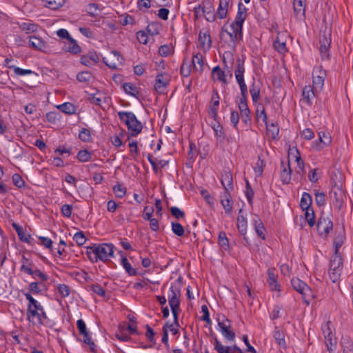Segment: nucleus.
Segmentation results:
<instances>
[{"label":"nucleus","mask_w":353,"mask_h":353,"mask_svg":"<svg viewBox=\"0 0 353 353\" xmlns=\"http://www.w3.org/2000/svg\"><path fill=\"white\" fill-rule=\"evenodd\" d=\"M28 301L27 305V320L33 324H43L47 319L46 313L41 304L30 293H23Z\"/></svg>","instance_id":"nucleus-1"},{"label":"nucleus","mask_w":353,"mask_h":353,"mask_svg":"<svg viewBox=\"0 0 353 353\" xmlns=\"http://www.w3.org/2000/svg\"><path fill=\"white\" fill-rule=\"evenodd\" d=\"M114 246L112 243L93 244L87 247L86 254L92 263L105 262L113 256Z\"/></svg>","instance_id":"nucleus-2"},{"label":"nucleus","mask_w":353,"mask_h":353,"mask_svg":"<svg viewBox=\"0 0 353 353\" xmlns=\"http://www.w3.org/2000/svg\"><path fill=\"white\" fill-rule=\"evenodd\" d=\"M119 117L128 128V133L132 137H137L143 129V124L132 112L122 111L118 113Z\"/></svg>","instance_id":"nucleus-3"},{"label":"nucleus","mask_w":353,"mask_h":353,"mask_svg":"<svg viewBox=\"0 0 353 353\" xmlns=\"http://www.w3.org/2000/svg\"><path fill=\"white\" fill-rule=\"evenodd\" d=\"M173 295L169 299V304L171 307L172 313L174 318V323L170 325L166 324L163 327L164 334L162 336V342L167 345L168 343V333L170 332L173 336L176 334V299L174 292H172Z\"/></svg>","instance_id":"nucleus-4"},{"label":"nucleus","mask_w":353,"mask_h":353,"mask_svg":"<svg viewBox=\"0 0 353 353\" xmlns=\"http://www.w3.org/2000/svg\"><path fill=\"white\" fill-rule=\"evenodd\" d=\"M291 284L292 288L301 295L303 302L309 305L310 300L314 297L311 288L304 281L296 277L291 279Z\"/></svg>","instance_id":"nucleus-5"},{"label":"nucleus","mask_w":353,"mask_h":353,"mask_svg":"<svg viewBox=\"0 0 353 353\" xmlns=\"http://www.w3.org/2000/svg\"><path fill=\"white\" fill-rule=\"evenodd\" d=\"M343 270V259L340 254H334L330 262L329 276L333 283L340 279Z\"/></svg>","instance_id":"nucleus-6"},{"label":"nucleus","mask_w":353,"mask_h":353,"mask_svg":"<svg viewBox=\"0 0 353 353\" xmlns=\"http://www.w3.org/2000/svg\"><path fill=\"white\" fill-rule=\"evenodd\" d=\"M331 44V30L325 28L319 35V50L322 59H328L329 50Z\"/></svg>","instance_id":"nucleus-7"},{"label":"nucleus","mask_w":353,"mask_h":353,"mask_svg":"<svg viewBox=\"0 0 353 353\" xmlns=\"http://www.w3.org/2000/svg\"><path fill=\"white\" fill-rule=\"evenodd\" d=\"M316 228L321 236H326L333 229V223L329 216L322 214L318 220Z\"/></svg>","instance_id":"nucleus-8"},{"label":"nucleus","mask_w":353,"mask_h":353,"mask_svg":"<svg viewBox=\"0 0 353 353\" xmlns=\"http://www.w3.org/2000/svg\"><path fill=\"white\" fill-rule=\"evenodd\" d=\"M103 61L110 68L117 69L119 65H122L123 59L117 51H111L108 57L103 58Z\"/></svg>","instance_id":"nucleus-9"},{"label":"nucleus","mask_w":353,"mask_h":353,"mask_svg":"<svg viewBox=\"0 0 353 353\" xmlns=\"http://www.w3.org/2000/svg\"><path fill=\"white\" fill-rule=\"evenodd\" d=\"M218 325L223 336L228 341H232L235 339V333L230 330V321L225 319L223 321H219Z\"/></svg>","instance_id":"nucleus-10"},{"label":"nucleus","mask_w":353,"mask_h":353,"mask_svg":"<svg viewBox=\"0 0 353 353\" xmlns=\"http://www.w3.org/2000/svg\"><path fill=\"white\" fill-rule=\"evenodd\" d=\"M244 59L238 58L236 61V69L234 74L240 87L246 85L244 81Z\"/></svg>","instance_id":"nucleus-11"},{"label":"nucleus","mask_w":353,"mask_h":353,"mask_svg":"<svg viewBox=\"0 0 353 353\" xmlns=\"http://www.w3.org/2000/svg\"><path fill=\"white\" fill-rule=\"evenodd\" d=\"M244 59L238 58L236 61V69L234 74L240 87L246 85L244 81Z\"/></svg>","instance_id":"nucleus-12"},{"label":"nucleus","mask_w":353,"mask_h":353,"mask_svg":"<svg viewBox=\"0 0 353 353\" xmlns=\"http://www.w3.org/2000/svg\"><path fill=\"white\" fill-rule=\"evenodd\" d=\"M169 81L170 78L167 74H158L154 83L155 90L159 94L163 93Z\"/></svg>","instance_id":"nucleus-13"},{"label":"nucleus","mask_w":353,"mask_h":353,"mask_svg":"<svg viewBox=\"0 0 353 353\" xmlns=\"http://www.w3.org/2000/svg\"><path fill=\"white\" fill-rule=\"evenodd\" d=\"M29 46L41 52H45L47 48L46 43L42 38L36 35L29 37Z\"/></svg>","instance_id":"nucleus-14"},{"label":"nucleus","mask_w":353,"mask_h":353,"mask_svg":"<svg viewBox=\"0 0 353 353\" xmlns=\"http://www.w3.org/2000/svg\"><path fill=\"white\" fill-rule=\"evenodd\" d=\"M232 32H228L225 26H223L221 28V34L225 32L230 37L231 41L235 42L237 40H241L243 37V26H241L240 30L239 26H232V24L230 26Z\"/></svg>","instance_id":"nucleus-15"},{"label":"nucleus","mask_w":353,"mask_h":353,"mask_svg":"<svg viewBox=\"0 0 353 353\" xmlns=\"http://www.w3.org/2000/svg\"><path fill=\"white\" fill-rule=\"evenodd\" d=\"M81 63L88 67H92L99 61V57L95 52H89L81 57Z\"/></svg>","instance_id":"nucleus-16"},{"label":"nucleus","mask_w":353,"mask_h":353,"mask_svg":"<svg viewBox=\"0 0 353 353\" xmlns=\"http://www.w3.org/2000/svg\"><path fill=\"white\" fill-rule=\"evenodd\" d=\"M332 142V138L329 133L325 132H319V139L316 141L315 148L320 151L325 146L329 145Z\"/></svg>","instance_id":"nucleus-17"},{"label":"nucleus","mask_w":353,"mask_h":353,"mask_svg":"<svg viewBox=\"0 0 353 353\" xmlns=\"http://www.w3.org/2000/svg\"><path fill=\"white\" fill-rule=\"evenodd\" d=\"M219 95L216 90H213L211 98L209 114L216 121L217 119L218 107L219 105Z\"/></svg>","instance_id":"nucleus-18"},{"label":"nucleus","mask_w":353,"mask_h":353,"mask_svg":"<svg viewBox=\"0 0 353 353\" xmlns=\"http://www.w3.org/2000/svg\"><path fill=\"white\" fill-rule=\"evenodd\" d=\"M63 49L64 51L71 54H77L81 52V47L78 45L77 41L72 38L63 42Z\"/></svg>","instance_id":"nucleus-19"},{"label":"nucleus","mask_w":353,"mask_h":353,"mask_svg":"<svg viewBox=\"0 0 353 353\" xmlns=\"http://www.w3.org/2000/svg\"><path fill=\"white\" fill-rule=\"evenodd\" d=\"M330 197L333 200L334 204H339L340 206L344 197L342 189L338 186H334L330 192Z\"/></svg>","instance_id":"nucleus-20"},{"label":"nucleus","mask_w":353,"mask_h":353,"mask_svg":"<svg viewBox=\"0 0 353 353\" xmlns=\"http://www.w3.org/2000/svg\"><path fill=\"white\" fill-rule=\"evenodd\" d=\"M221 182L225 189L224 192H230L233 190L232 175L230 172H225L221 174Z\"/></svg>","instance_id":"nucleus-21"},{"label":"nucleus","mask_w":353,"mask_h":353,"mask_svg":"<svg viewBox=\"0 0 353 353\" xmlns=\"http://www.w3.org/2000/svg\"><path fill=\"white\" fill-rule=\"evenodd\" d=\"M282 170L281 172V180L283 184H289L291 181L292 170L288 161L287 165H285L283 161L281 162Z\"/></svg>","instance_id":"nucleus-22"},{"label":"nucleus","mask_w":353,"mask_h":353,"mask_svg":"<svg viewBox=\"0 0 353 353\" xmlns=\"http://www.w3.org/2000/svg\"><path fill=\"white\" fill-rule=\"evenodd\" d=\"M198 43L203 50H209L212 45V40L209 34L200 32L198 38Z\"/></svg>","instance_id":"nucleus-23"},{"label":"nucleus","mask_w":353,"mask_h":353,"mask_svg":"<svg viewBox=\"0 0 353 353\" xmlns=\"http://www.w3.org/2000/svg\"><path fill=\"white\" fill-rule=\"evenodd\" d=\"M241 212L242 210L241 209L239 212V215L237 217V228L241 234L245 236L247 232V220L244 216L240 215ZM243 240L246 243H248L246 236L243 237Z\"/></svg>","instance_id":"nucleus-24"},{"label":"nucleus","mask_w":353,"mask_h":353,"mask_svg":"<svg viewBox=\"0 0 353 353\" xmlns=\"http://www.w3.org/2000/svg\"><path fill=\"white\" fill-rule=\"evenodd\" d=\"M268 283L269 284L270 288L272 290H274L276 292H279L280 290V285L277 281V275L274 274V271L272 270L268 269Z\"/></svg>","instance_id":"nucleus-25"},{"label":"nucleus","mask_w":353,"mask_h":353,"mask_svg":"<svg viewBox=\"0 0 353 353\" xmlns=\"http://www.w3.org/2000/svg\"><path fill=\"white\" fill-rule=\"evenodd\" d=\"M221 203L226 213H230L232 210V201L230 192H224L221 195Z\"/></svg>","instance_id":"nucleus-26"},{"label":"nucleus","mask_w":353,"mask_h":353,"mask_svg":"<svg viewBox=\"0 0 353 353\" xmlns=\"http://www.w3.org/2000/svg\"><path fill=\"white\" fill-rule=\"evenodd\" d=\"M241 3L239 4V10L236 16L234 21L232 23V26H239V28L243 26V22L246 17L247 9L245 8H243V10H242L241 8ZM239 29L240 30V28Z\"/></svg>","instance_id":"nucleus-27"},{"label":"nucleus","mask_w":353,"mask_h":353,"mask_svg":"<svg viewBox=\"0 0 353 353\" xmlns=\"http://www.w3.org/2000/svg\"><path fill=\"white\" fill-rule=\"evenodd\" d=\"M241 3L239 4V10L236 16L234 21L232 23V26H239V28L243 26V22L246 17L247 9L245 8H243V10H242L241 8ZM239 29L240 30V28Z\"/></svg>","instance_id":"nucleus-28"},{"label":"nucleus","mask_w":353,"mask_h":353,"mask_svg":"<svg viewBox=\"0 0 353 353\" xmlns=\"http://www.w3.org/2000/svg\"><path fill=\"white\" fill-rule=\"evenodd\" d=\"M305 0H294V12L296 16H305Z\"/></svg>","instance_id":"nucleus-29"},{"label":"nucleus","mask_w":353,"mask_h":353,"mask_svg":"<svg viewBox=\"0 0 353 353\" xmlns=\"http://www.w3.org/2000/svg\"><path fill=\"white\" fill-rule=\"evenodd\" d=\"M303 97L307 103L311 104V100L315 97L314 88L312 85H305L303 90Z\"/></svg>","instance_id":"nucleus-30"},{"label":"nucleus","mask_w":353,"mask_h":353,"mask_svg":"<svg viewBox=\"0 0 353 353\" xmlns=\"http://www.w3.org/2000/svg\"><path fill=\"white\" fill-rule=\"evenodd\" d=\"M57 109L67 114H72L76 112V107L70 102H65L57 106Z\"/></svg>","instance_id":"nucleus-31"},{"label":"nucleus","mask_w":353,"mask_h":353,"mask_svg":"<svg viewBox=\"0 0 353 353\" xmlns=\"http://www.w3.org/2000/svg\"><path fill=\"white\" fill-rule=\"evenodd\" d=\"M212 77L214 80H218L223 83H227L225 73L219 66H216L212 69Z\"/></svg>","instance_id":"nucleus-32"},{"label":"nucleus","mask_w":353,"mask_h":353,"mask_svg":"<svg viewBox=\"0 0 353 353\" xmlns=\"http://www.w3.org/2000/svg\"><path fill=\"white\" fill-rule=\"evenodd\" d=\"M325 72V71L320 70L319 74L313 76V85L315 89L319 88L321 90L324 85Z\"/></svg>","instance_id":"nucleus-33"},{"label":"nucleus","mask_w":353,"mask_h":353,"mask_svg":"<svg viewBox=\"0 0 353 353\" xmlns=\"http://www.w3.org/2000/svg\"><path fill=\"white\" fill-rule=\"evenodd\" d=\"M43 6L52 10H57L62 7L65 0H43Z\"/></svg>","instance_id":"nucleus-34"},{"label":"nucleus","mask_w":353,"mask_h":353,"mask_svg":"<svg viewBox=\"0 0 353 353\" xmlns=\"http://www.w3.org/2000/svg\"><path fill=\"white\" fill-rule=\"evenodd\" d=\"M312 199L311 195L307 192H304L302 195L300 205L303 210L311 208Z\"/></svg>","instance_id":"nucleus-35"},{"label":"nucleus","mask_w":353,"mask_h":353,"mask_svg":"<svg viewBox=\"0 0 353 353\" xmlns=\"http://www.w3.org/2000/svg\"><path fill=\"white\" fill-rule=\"evenodd\" d=\"M266 125V131L267 134L273 139H276L279 135V128L277 126V125L274 123H271L270 125H268V123H265Z\"/></svg>","instance_id":"nucleus-36"},{"label":"nucleus","mask_w":353,"mask_h":353,"mask_svg":"<svg viewBox=\"0 0 353 353\" xmlns=\"http://www.w3.org/2000/svg\"><path fill=\"white\" fill-rule=\"evenodd\" d=\"M19 28H21V30L28 34L35 32L38 28V26L35 23L28 21L20 23Z\"/></svg>","instance_id":"nucleus-37"},{"label":"nucleus","mask_w":353,"mask_h":353,"mask_svg":"<svg viewBox=\"0 0 353 353\" xmlns=\"http://www.w3.org/2000/svg\"><path fill=\"white\" fill-rule=\"evenodd\" d=\"M121 265L130 275H135L137 272L129 263L126 256L121 254Z\"/></svg>","instance_id":"nucleus-38"},{"label":"nucleus","mask_w":353,"mask_h":353,"mask_svg":"<svg viewBox=\"0 0 353 353\" xmlns=\"http://www.w3.org/2000/svg\"><path fill=\"white\" fill-rule=\"evenodd\" d=\"M325 340L327 350L330 353H332L334 351L336 345V339L334 334H333L328 337H325Z\"/></svg>","instance_id":"nucleus-39"},{"label":"nucleus","mask_w":353,"mask_h":353,"mask_svg":"<svg viewBox=\"0 0 353 353\" xmlns=\"http://www.w3.org/2000/svg\"><path fill=\"white\" fill-rule=\"evenodd\" d=\"M296 152L297 153V156H296V161L297 163L298 169L295 172V175L299 176L301 178H302L304 174V163L301 159L299 151L296 150Z\"/></svg>","instance_id":"nucleus-40"},{"label":"nucleus","mask_w":353,"mask_h":353,"mask_svg":"<svg viewBox=\"0 0 353 353\" xmlns=\"http://www.w3.org/2000/svg\"><path fill=\"white\" fill-rule=\"evenodd\" d=\"M202 11L205 19L209 22H213L216 19V14L212 6L208 8H203Z\"/></svg>","instance_id":"nucleus-41"},{"label":"nucleus","mask_w":353,"mask_h":353,"mask_svg":"<svg viewBox=\"0 0 353 353\" xmlns=\"http://www.w3.org/2000/svg\"><path fill=\"white\" fill-rule=\"evenodd\" d=\"M254 225L257 235L262 239H265V236L263 232L265 231V228L262 221L259 219L254 220Z\"/></svg>","instance_id":"nucleus-42"},{"label":"nucleus","mask_w":353,"mask_h":353,"mask_svg":"<svg viewBox=\"0 0 353 353\" xmlns=\"http://www.w3.org/2000/svg\"><path fill=\"white\" fill-rule=\"evenodd\" d=\"M123 88L125 92L132 96H137L139 94V90L132 83H125L123 85Z\"/></svg>","instance_id":"nucleus-43"},{"label":"nucleus","mask_w":353,"mask_h":353,"mask_svg":"<svg viewBox=\"0 0 353 353\" xmlns=\"http://www.w3.org/2000/svg\"><path fill=\"white\" fill-rule=\"evenodd\" d=\"M77 158L80 162H88L92 159V154L87 150H82L77 153Z\"/></svg>","instance_id":"nucleus-44"},{"label":"nucleus","mask_w":353,"mask_h":353,"mask_svg":"<svg viewBox=\"0 0 353 353\" xmlns=\"http://www.w3.org/2000/svg\"><path fill=\"white\" fill-rule=\"evenodd\" d=\"M305 212V218L307 221L310 227H313L315 225V214L312 208L305 209L304 210Z\"/></svg>","instance_id":"nucleus-45"},{"label":"nucleus","mask_w":353,"mask_h":353,"mask_svg":"<svg viewBox=\"0 0 353 353\" xmlns=\"http://www.w3.org/2000/svg\"><path fill=\"white\" fill-rule=\"evenodd\" d=\"M219 245L225 250L229 248V241L224 232H220L218 237Z\"/></svg>","instance_id":"nucleus-46"},{"label":"nucleus","mask_w":353,"mask_h":353,"mask_svg":"<svg viewBox=\"0 0 353 353\" xmlns=\"http://www.w3.org/2000/svg\"><path fill=\"white\" fill-rule=\"evenodd\" d=\"M274 338L276 341L279 345L283 348H285V336L284 333L280 330H276L274 332Z\"/></svg>","instance_id":"nucleus-47"},{"label":"nucleus","mask_w":353,"mask_h":353,"mask_svg":"<svg viewBox=\"0 0 353 353\" xmlns=\"http://www.w3.org/2000/svg\"><path fill=\"white\" fill-rule=\"evenodd\" d=\"M8 68L12 69L14 73L17 76H26L32 74L34 72L29 69H23L15 65H8Z\"/></svg>","instance_id":"nucleus-48"},{"label":"nucleus","mask_w":353,"mask_h":353,"mask_svg":"<svg viewBox=\"0 0 353 353\" xmlns=\"http://www.w3.org/2000/svg\"><path fill=\"white\" fill-rule=\"evenodd\" d=\"M273 46L274 49L281 54H284L287 52L285 42L281 41L279 37L275 39Z\"/></svg>","instance_id":"nucleus-49"},{"label":"nucleus","mask_w":353,"mask_h":353,"mask_svg":"<svg viewBox=\"0 0 353 353\" xmlns=\"http://www.w3.org/2000/svg\"><path fill=\"white\" fill-rule=\"evenodd\" d=\"M57 290L62 298L68 297L70 294V288L65 284H58Z\"/></svg>","instance_id":"nucleus-50"},{"label":"nucleus","mask_w":353,"mask_h":353,"mask_svg":"<svg viewBox=\"0 0 353 353\" xmlns=\"http://www.w3.org/2000/svg\"><path fill=\"white\" fill-rule=\"evenodd\" d=\"M90 290L99 295L101 297L106 298L107 294L105 290L99 285L98 284H94L90 286Z\"/></svg>","instance_id":"nucleus-51"},{"label":"nucleus","mask_w":353,"mask_h":353,"mask_svg":"<svg viewBox=\"0 0 353 353\" xmlns=\"http://www.w3.org/2000/svg\"><path fill=\"white\" fill-rule=\"evenodd\" d=\"M345 236L343 233L338 234L334 241V245L335 247V254H339V250L342 246L344 242Z\"/></svg>","instance_id":"nucleus-52"},{"label":"nucleus","mask_w":353,"mask_h":353,"mask_svg":"<svg viewBox=\"0 0 353 353\" xmlns=\"http://www.w3.org/2000/svg\"><path fill=\"white\" fill-rule=\"evenodd\" d=\"M192 63L194 65V68L199 71L202 72L203 68V61L202 57L199 55H195L192 59Z\"/></svg>","instance_id":"nucleus-53"},{"label":"nucleus","mask_w":353,"mask_h":353,"mask_svg":"<svg viewBox=\"0 0 353 353\" xmlns=\"http://www.w3.org/2000/svg\"><path fill=\"white\" fill-rule=\"evenodd\" d=\"M315 201L318 206H323L325 204V194L323 192H319L314 190Z\"/></svg>","instance_id":"nucleus-54"},{"label":"nucleus","mask_w":353,"mask_h":353,"mask_svg":"<svg viewBox=\"0 0 353 353\" xmlns=\"http://www.w3.org/2000/svg\"><path fill=\"white\" fill-rule=\"evenodd\" d=\"M265 164L264 161L261 158V156L258 157V160L254 168V172L258 174L259 176L261 175Z\"/></svg>","instance_id":"nucleus-55"},{"label":"nucleus","mask_w":353,"mask_h":353,"mask_svg":"<svg viewBox=\"0 0 353 353\" xmlns=\"http://www.w3.org/2000/svg\"><path fill=\"white\" fill-rule=\"evenodd\" d=\"M113 191L117 197L123 198L125 195L126 188L121 184H117L113 187Z\"/></svg>","instance_id":"nucleus-56"},{"label":"nucleus","mask_w":353,"mask_h":353,"mask_svg":"<svg viewBox=\"0 0 353 353\" xmlns=\"http://www.w3.org/2000/svg\"><path fill=\"white\" fill-rule=\"evenodd\" d=\"M254 194V190H252L249 181L248 180H246L245 196H246L248 203L250 205L252 203Z\"/></svg>","instance_id":"nucleus-57"},{"label":"nucleus","mask_w":353,"mask_h":353,"mask_svg":"<svg viewBox=\"0 0 353 353\" xmlns=\"http://www.w3.org/2000/svg\"><path fill=\"white\" fill-rule=\"evenodd\" d=\"M214 346L218 353H230L229 352V346L224 347L216 338L214 339Z\"/></svg>","instance_id":"nucleus-58"},{"label":"nucleus","mask_w":353,"mask_h":353,"mask_svg":"<svg viewBox=\"0 0 353 353\" xmlns=\"http://www.w3.org/2000/svg\"><path fill=\"white\" fill-rule=\"evenodd\" d=\"M250 92L251 94L253 102H256L260 97L259 88H257L254 83H252L250 89Z\"/></svg>","instance_id":"nucleus-59"},{"label":"nucleus","mask_w":353,"mask_h":353,"mask_svg":"<svg viewBox=\"0 0 353 353\" xmlns=\"http://www.w3.org/2000/svg\"><path fill=\"white\" fill-rule=\"evenodd\" d=\"M79 139L84 142H88L91 140V134L89 130L83 128L79 133Z\"/></svg>","instance_id":"nucleus-60"},{"label":"nucleus","mask_w":353,"mask_h":353,"mask_svg":"<svg viewBox=\"0 0 353 353\" xmlns=\"http://www.w3.org/2000/svg\"><path fill=\"white\" fill-rule=\"evenodd\" d=\"M77 79L80 82H88L92 79V74L88 71L81 72L77 74Z\"/></svg>","instance_id":"nucleus-61"},{"label":"nucleus","mask_w":353,"mask_h":353,"mask_svg":"<svg viewBox=\"0 0 353 353\" xmlns=\"http://www.w3.org/2000/svg\"><path fill=\"white\" fill-rule=\"evenodd\" d=\"M73 240L77 243L79 245H83L86 239L82 232H77L74 234Z\"/></svg>","instance_id":"nucleus-62"},{"label":"nucleus","mask_w":353,"mask_h":353,"mask_svg":"<svg viewBox=\"0 0 353 353\" xmlns=\"http://www.w3.org/2000/svg\"><path fill=\"white\" fill-rule=\"evenodd\" d=\"M172 52L174 48L167 45L161 46L159 49V53L162 57H167Z\"/></svg>","instance_id":"nucleus-63"},{"label":"nucleus","mask_w":353,"mask_h":353,"mask_svg":"<svg viewBox=\"0 0 353 353\" xmlns=\"http://www.w3.org/2000/svg\"><path fill=\"white\" fill-rule=\"evenodd\" d=\"M343 353H353V343L349 339L343 342Z\"/></svg>","instance_id":"nucleus-64"}]
</instances>
